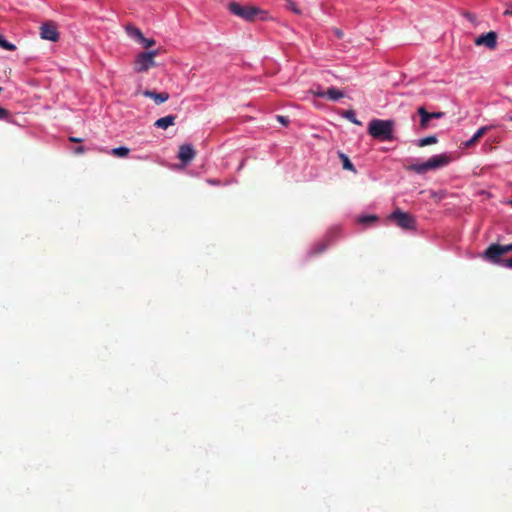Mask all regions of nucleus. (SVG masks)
I'll return each instance as SVG.
<instances>
[{"label": "nucleus", "mask_w": 512, "mask_h": 512, "mask_svg": "<svg viewBox=\"0 0 512 512\" xmlns=\"http://www.w3.org/2000/svg\"><path fill=\"white\" fill-rule=\"evenodd\" d=\"M479 139L480 137L475 133L468 141L465 142V146L472 147L479 141Z\"/></svg>", "instance_id": "obj_23"}, {"label": "nucleus", "mask_w": 512, "mask_h": 512, "mask_svg": "<svg viewBox=\"0 0 512 512\" xmlns=\"http://www.w3.org/2000/svg\"><path fill=\"white\" fill-rule=\"evenodd\" d=\"M10 113L7 109L0 107V119L4 120L9 117Z\"/></svg>", "instance_id": "obj_26"}, {"label": "nucleus", "mask_w": 512, "mask_h": 512, "mask_svg": "<svg viewBox=\"0 0 512 512\" xmlns=\"http://www.w3.org/2000/svg\"><path fill=\"white\" fill-rule=\"evenodd\" d=\"M286 8L293 11L295 14H300L301 11L298 9L296 3L291 0L286 1Z\"/></svg>", "instance_id": "obj_22"}, {"label": "nucleus", "mask_w": 512, "mask_h": 512, "mask_svg": "<svg viewBox=\"0 0 512 512\" xmlns=\"http://www.w3.org/2000/svg\"><path fill=\"white\" fill-rule=\"evenodd\" d=\"M449 162L450 158L445 154H441L432 156L426 162L408 165L406 166V169L409 171H413L417 174H425L430 170H435L444 167Z\"/></svg>", "instance_id": "obj_2"}, {"label": "nucleus", "mask_w": 512, "mask_h": 512, "mask_svg": "<svg viewBox=\"0 0 512 512\" xmlns=\"http://www.w3.org/2000/svg\"><path fill=\"white\" fill-rule=\"evenodd\" d=\"M378 217L375 215H366L359 218V222L363 224H369L377 221Z\"/></svg>", "instance_id": "obj_20"}, {"label": "nucleus", "mask_w": 512, "mask_h": 512, "mask_svg": "<svg viewBox=\"0 0 512 512\" xmlns=\"http://www.w3.org/2000/svg\"><path fill=\"white\" fill-rule=\"evenodd\" d=\"M129 152V148L124 146L113 148L111 150V154L115 157H126L129 154Z\"/></svg>", "instance_id": "obj_16"}, {"label": "nucleus", "mask_w": 512, "mask_h": 512, "mask_svg": "<svg viewBox=\"0 0 512 512\" xmlns=\"http://www.w3.org/2000/svg\"><path fill=\"white\" fill-rule=\"evenodd\" d=\"M84 151H85L84 147L83 146H79V147L75 148L74 153L82 154V153H84Z\"/></svg>", "instance_id": "obj_30"}, {"label": "nucleus", "mask_w": 512, "mask_h": 512, "mask_svg": "<svg viewBox=\"0 0 512 512\" xmlns=\"http://www.w3.org/2000/svg\"><path fill=\"white\" fill-rule=\"evenodd\" d=\"M490 128H491L490 126H483V127L479 128L475 133H476L480 138H482V137L486 134V132H487L488 130H490Z\"/></svg>", "instance_id": "obj_25"}, {"label": "nucleus", "mask_w": 512, "mask_h": 512, "mask_svg": "<svg viewBox=\"0 0 512 512\" xmlns=\"http://www.w3.org/2000/svg\"><path fill=\"white\" fill-rule=\"evenodd\" d=\"M474 43L477 46H485L489 49H494L497 45V34L494 31L482 34L475 39Z\"/></svg>", "instance_id": "obj_9"}, {"label": "nucleus", "mask_w": 512, "mask_h": 512, "mask_svg": "<svg viewBox=\"0 0 512 512\" xmlns=\"http://www.w3.org/2000/svg\"><path fill=\"white\" fill-rule=\"evenodd\" d=\"M127 31L131 37L136 38L138 41L142 39L143 33L138 28H127Z\"/></svg>", "instance_id": "obj_19"}, {"label": "nucleus", "mask_w": 512, "mask_h": 512, "mask_svg": "<svg viewBox=\"0 0 512 512\" xmlns=\"http://www.w3.org/2000/svg\"><path fill=\"white\" fill-rule=\"evenodd\" d=\"M510 204L512 205V200L510 201Z\"/></svg>", "instance_id": "obj_35"}, {"label": "nucleus", "mask_w": 512, "mask_h": 512, "mask_svg": "<svg viewBox=\"0 0 512 512\" xmlns=\"http://www.w3.org/2000/svg\"><path fill=\"white\" fill-rule=\"evenodd\" d=\"M143 96L153 99L154 102L158 105L166 102L169 99V94L167 92H156L153 90H145L143 92Z\"/></svg>", "instance_id": "obj_11"}, {"label": "nucleus", "mask_w": 512, "mask_h": 512, "mask_svg": "<svg viewBox=\"0 0 512 512\" xmlns=\"http://www.w3.org/2000/svg\"><path fill=\"white\" fill-rule=\"evenodd\" d=\"M159 54V50H152L149 52H142L137 55L134 62V70L138 73L146 72L150 68L156 66L154 58Z\"/></svg>", "instance_id": "obj_5"}, {"label": "nucleus", "mask_w": 512, "mask_h": 512, "mask_svg": "<svg viewBox=\"0 0 512 512\" xmlns=\"http://www.w3.org/2000/svg\"><path fill=\"white\" fill-rule=\"evenodd\" d=\"M338 157L342 162L343 169L352 171L353 173L357 172L353 163L350 161L349 157L346 154H344L343 152H338Z\"/></svg>", "instance_id": "obj_13"}, {"label": "nucleus", "mask_w": 512, "mask_h": 512, "mask_svg": "<svg viewBox=\"0 0 512 512\" xmlns=\"http://www.w3.org/2000/svg\"><path fill=\"white\" fill-rule=\"evenodd\" d=\"M435 143H437V137L436 136H428V137L420 139L418 141V146L424 147V146L435 144Z\"/></svg>", "instance_id": "obj_17"}, {"label": "nucleus", "mask_w": 512, "mask_h": 512, "mask_svg": "<svg viewBox=\"0 0 512 512\" xmlns=\"http://www.w3.org/2000/svg\"><path fill=\"white\" fill-rule=\"evenodd\" d=\"M69 140L71 142H74V143H80L82 142V139L81 138H77V137H69Z\"/></svg>", "instance_id": "obj_31"}, {"label": "nucleus", "mask_w": 512, "mask_h": 512, "mask_svg": "<svg viewBox=\"0 0 512 512\" xmlns=\"http://www.w3.org/2000/svg\"><path fill=\"white\" fill-rule=\"evenodd\" d=\"M508 245H500L493 243L489 245L482 253L481 258L491 264L500 265L503 267V255L510 252Z\"/></svg>", "instance_id": "obj_3"}, {"label": "nucleus", "mask_w": 512, "mask_h": 512, "mask_svg": "<svg viewBox=\"0 0 512 512\" xmlns=\"http://www.w3.org/2000/svg\"><path fill=\"white\" fill-rule=\"evenodd\" d=\"M2 90H3V88H2V87H0V93L2 92Z\"/></svg>", "instance_id": "obj_34"}, {"label": "nucleus", "mask_w": 512, "mask_h": 512, "mask_svg": "<svg viewBox=\"0 0 512 512\" xmlns=\"http://www.w3.org/2000/svg\"><path fill=\"white\" fill-rule=\"evenodd\" d=\"M324 249H325V246H322L321 248L318 249L317 253L324 251Z\"/></svg>", "instance_id": "obj_32"}, {"label": "nucleus", "mask_w": 512, "mask_h": 512, "mask_svg": "<svg viewBox=\"0 0 512 512\" xmlns=\"http://www.w3.org/2000/svg\"><path fill=\"white\" fill-rule=\"evenodd\" d=\"M341 116L347 120H349L350 122L356 124V125H359L361 126L362 125V122L359 121L357 118H356V114H355V111L352 110V109H349V110H345L341 113Z\"/></svg>", "instance_id": "obj_15"}, {"label": "nucleus", "mask_w": 512, "mask_h": 512, "mask_svg": "<svg viewBox=\"0 0 512 512\" xmlns=\"http://www.w3.org/2000/svg\"><path fill=\"white\" fill-rule=\"evenodd\" d=\"M389 220L393 221L399 228L404 230H415L416 220L415 218L400 209L394 210L388 217Z\"/></svg>", "instance_id": "obj_6"}, {"label": "nucleus", "mask_w": 512, "mask_h": 512, "mask_svg": "<svg viewBox=\"0 0 512 512\" xmlns=\"http://www.w3.org/2000/svg\"><path fill=\"white\" fill-rule=\"evenodd\" d=\"M508 245V248L510 250V252H512V243L511 244H507Z\"/></svg>", "instance_id": "obj_33"}, {"label": "nucleus", "mask_w": 512, "mask_h": 512, "mask_svg": "<svg viewBox=\"0 0 512 512\" xmlns=\"http://www.w3.org/2000/svg\"><path fill=\"white\" fill-rule=\"evenodd\" d=\"M394 125L393 120L372 119L368 124V133L374 139L391 141L394 139Z\"/></svg>", "instance_id": "obj_1"}, {"label": "nucleus", "mask_w": 512, "mask_h": 512, "mask_svg": "<svg viewBox=\"0 0 512 512\" xmlns=\"http://www.w3.org/2000/svg\"><path fill=\"white\" fill-rule=\"evenodd\" d=\"M139 42L143 45L144 48H150L152 47L153 45H155V40L154 39H148V38H145L144 35L142 36V39L139 40Z\"/></svg>", "instance_id": "obj_21"}, {"label": "nucleus", "mask_w": 512, "mask_h": 512, "mask_svg": "<svg viewBox=\"0 0 512 512\" xmlns=\"http://www.w3.org/2000/svg\"><path fill=\"white\" fill-rule=\"evenodd\" d=\"M40 35L42 39L49 41H57L59 39V33L57 31V26L53 22L44 23L40 27Z\"/></svg>", "instance_id": "obj_7"}, {"label": "nucleus", "mask_w": 512, "mask_h": 512, "mask_svg": "<svg viewBox=\"0 0 512 512\" xmlns=\"http://www.w3.org/2000/svg\"><path fill=\"white\" fill-rule=\"evenodd\" d=\"M506 9L503 12L504 16H512V3H506Z\"/></svg>", "instance_id": "obj_27"}, {"label": "nucleus", "mask_w": 512, "mask_h": 512, "mask_svg": "<svg viewBox=\"0 0 512 512\" xmlns=\"http://www.w3.org/2000/svg\"><path fill=\"white\" fill-rule=\"evenodd\" d=\"M228 10L246 21H254L259 14L263 13L261 9L255 6H243L238 2H230Z\"/></svg>", "instance_id": "obj_4"}, {"label": "nucleus", "mask_w": 512, "mask_h": 512, "mask_svg": "<svg viewBox=\"0 0 512 512\" xmlns=\"http://www.w3.org/2000/svg\"><path fill=\"white\" fill-rule=\"evenodd\" d=\"M176 116L167 115L165 117L159 118L155 121L154 126L160 129H167L169 126L174 125Z\"/></svg>", "instance_id": "obj_12"}, {"label": "nucleus", "mask_w": 512, "mask_h": 512, "mask_svg": "<svg viewBox=\"0 0 512 512\" xmlns=\"http://www.w3.org/2000/svg\"><path fill=\"white\" fill-rule=\"evenodd\" d=\"M417 112L420 116V126L425 129L428 127L429 121L444 117V112H428L424 107H419Z\"/></svg>", "instance_id": "obj_8"}, {"label": "nucleus", "mask_w": 512, "mask_h": 512, "mask_svg": "<svg viewBox=\"0 0 512 512\" xmlns=\"http://www.w3.org/2000/svg\"><path fill=\"white\" fill-rule=\"evenodd\" d=\"M195 155H196V152L190 144H183L180 146L178 158L183 163H185V164L189 163L190 161H192L194 159Z\"/></svg>", "instance_id": "obj_10"}, {"label": "nucleus", "mask_w": 512, "mask_h": 512, "mask_svg": "<svg viewBox=\"0 0 512 512\" xmlns=\"http://www.w3.org/2000/svg\"><path fill=\"white\" fill-rule=\"evenodd\" d=\"M503 267L512 269V257L503 261Z\"/></svg>", "instance_id": "obj_29"}, {"label": "nucleus", "mask_w": 512, "mask_h": 512, "mask_svg": "<svg viewBox=\"0 0 512 512\" xmlns=\"http://www.w3.org/2000/svg\"><path fill=\"white\" fill-rule=\"evenodd\" d=\"M326 97L332 101H337L343 97V93L336 87H330L326 91Z\"/></svg>", "instance_id": "obj_14"}, {"label": "nucleus", "mask_w": 512, "mask_h": 512, "mask_svg": "<svg viewBox=\"0 0 512 512\" xmlns=\"http://www.w3.org/2000/svg\"><path fill=\"white\" fill-rule=\"evenodd\" d=\"M0 47L8 50V51H14L16 49V46L10 42H8L3 35L0 34Z\"/></svg>", "instance_id": "obj_18"}, {"label": "nucleus", "mask_w": 512, "mask_h": 512, "mask_svg": "<svg viewBox=\"0 0 512 512\" xmlns=\"http://www.w3.org/2000/svg\"><path fill=\"white\" fill-rule=\"evenodd\" d=\"M310 92L313 95L318 96V97H325L326 96V91L324 92L319 86L317 87V89H311Z\"/></svg>", "instance_id": "obj_24"}, {"label": "nucleus", "mask_w": 512, "mask_h": 512, "mask_svg": "<svg viewBox=\"0 0 512 512\" xmlns=\"http://www.w3.org/2000/svg\"><path fill=\"white\" fill-rule=\"evenodd\" d=\"M277 120H278L281 124H283V125H285V126H286V125H288V123H289V120H288V118H287L286 116L278 115V116H277Z\"/></svg>", "instance_id": "obj_28"}]
</instances>
